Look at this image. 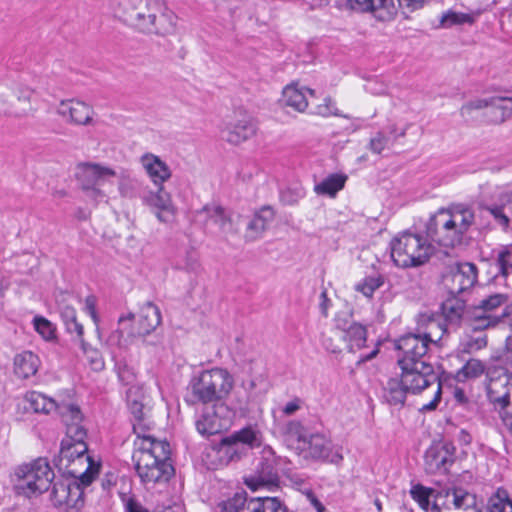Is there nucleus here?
Instances as JSON below:
<instances>
[{"mask_svg":"<svg viewBox=\"0 0 512 512\" xmlns=\"http://www.w3.org/2000/svg\"><path fill=\"white\" fill-rule=\"evenodd\" d=\"M399 366L401 368L400 377L389 379L384 388L386 400L392 405H402L407 393L418 394L426 388L435 386L433 399L424 404L420 411L435 410L441 400L442 384L434 366L429 362Z\"/></svg>","mask_w":512,"mask_h":512,"instance_id":"obj_1","label":"nucleus"},{"mask_svg":"<svg viewBox=\"0 0 512 512\" xmlns=\"http://www.w3.org/2000/svg\"><path fill=\"white\" fill-rule=\"evenodd\" d=\"M116 12L143 33L165 36L175 30L176 16L164 0H118Z\"/></svg>","mask_w":512,"mask_h":512,"instance_id":"obj_2","label":"nucleus"},{"mask_svg":"<svg viewBox=\"0 0 512 512\" xmlns=\"http://www.w3.org/2000/svg\"><path fill=\"white\" fill-rule=\"evenodd\" d=\"M170 455L171 447L166 440H157L150 435L141 437L133 460L135 471L144 485L153 487L170 480L175 473Z\"/></svg>","mask_w":512,"mask_h":512,"instance_id":"obj_3","label":"nucleus"},{"mask_svg":"<svg viewBox=\"0 0 512 512\" xmlns=\"http://www.w3.org/2000/svg\"><path fill=\"white\" fill-rule=\"evenodd\" d=\"M474 223L471 209L458 205L450 210L440 209L426 224L427 237L444 247L460 245L464 234Z\"/></svg>","mask_w":512,"mask_h":512,"instance_id":"obj_4","label":"nucleus"},{"mask_svg":"<svg viewBox=\"0 0 512 512\" xmlns=\"http://www.w3.org/2000/svg\"><path fill=\"white\" fill-rule=\"evenodd\" d=\"M233 387L234 378L228 370L218 367L203 370L190 380L186 401L193 405L211 404L215 408L225 409L223 401Z\"/></svg>","mask_w":512,"mask_h":512,"instance_id":"obj_5","label":"nucleus"},{"mask_svg":"<svg viewBox=\"0 0 512 512\" xmlns=\"http://www.w3.org/2000/svg\"><path fill=\"white\" fill-rule=\"evenodd\" d=\"M134 314L121 316L118 320L119 328L111 334L110 341H115L120 347H126L138 337H145L153 332L161 323L160 309L151 301L141 307L138 321L130 324Z\"/></svg>","mask_w":512,"mask_h":512,"instance_id":"obj_6","label":"nucleus"},{"mask_svg":"<svg viewBox=\"0 0 512 512\" xmlns=\"http://www.w3.org/2000/svg\"><path fill=\"white\" fill-rule=\"evenodd\" d=\"M390 248L394 264L401 268L421 266L433 254V247L426 239L409 231L393 238Z\"/></svg>","mask_w":512,"mask_h":512,"instance_id":"obj_7","label":"nucleus"},{"mask_svg":"<svg viewBox=\"0 0 512 512\" xmlns=\"http://www.w3.org/2000/svg\"><path fill=\"white\" fill-rule=\"evenodd\" d=\"M53 478L54 472L47 459L38 458L16 469L14 489L17 495L31 498L48 490Z\"/></svg>","mask_w":512,"mask_h":512,"instance_id":"obj_8","label":"nucleus"},{"mask_svg":"<svg viewBox=\"0 0 512 512\" xmlns=\"http://www.w3.org/2000/svg\"><path fill=\"white\" fill-rule=\"evenodd\" d=\"M86 460L90 461V457L87 456ZM97 473L98 466H94L89 462L85 472L79 476L80 483L71 479H59L55 481L50 494L53 506L62 508L68 512L72 510L78 511L84 504L81 485H90Z\"/></svg>","mask_w":512,"mask_h":512,"instance_id":"obj_9","label":"nucleus"},{"mask_svg":"<svg viewBox=\"0 0 512 512\" xmlns=\"http://www.w3.org/2000/svg\"><path fill=\"white\" fill-rule=\"evenodd\" d=\"M62 421L66 426V438L61 442L60 456L68 461L81 458L88 451L85 442L87 431L82 425L80 409L62 407Z\"/></svg>","mask_w":512,"mask_h":512,"instance_id":"obj_10","label":"nucleus"},{"mask_svg":"<svg viewBox=\"0 0 512 512\" xmlns=\"http://www.w3.org/2000/svg\"><path fill=\"white\" fill-rule=\"evenodd\" d=\"M115 176L114 169L96 162H81L75 168V178L81 190L95 203L106 198L100 186Z\"/></svg>","mask_w":512,"mask_h":512,"instance_id":"obj_11","label":"nucleus"},{"mask_svg":"<svg viewBox=\"0 0 512 512\" xmlns=\"http://www.w3.org/2000/svg\"><path fill=\"white\" fill-rule=\"evenodd\" d=\"M261 444V432L247 426L222 438L218 444V454L220 460L228 464L239 461L249 449L258 448Z\"/></svg>","mask_w":512,"mask_h":512,"instance_id":"obj_12","label":"nucleus"},{"mask_svg":"<svg viewBox=\"0 0 512 512\" xmlns=\"http://www.w3.org/2000/svg\"><path fill=\"white\" fill-rule=\"evenodd\" d=\"M507 301V295L496 293L484 298L478 305L469 307L467 316L472 328L484 330L496 326L505 316V313L498 314L497 311Z\"/></svg>","mask_w":512,"mask_h":512,"instance_id":"obj_13","label":"nucleus"},{"mask_svg":"<svg viewBox=\"0 0 512 512\" xmlns=\"http://www.w3.org/2000/svg\"><path fill=\"white\" fill-rule=\"evenodd\" d=\"M436 341L432 331H425L422 334L409 333L401 336L396 341V349L400 352L398 365H416V363H427L425 360L430 342Z\"/></svg>","mask_w":512,"mask_h":512,"instance_id":"obj_14","label":"nucleus"},{"mask_svg":"<svg viewBox=\"0 0 512 512\" xmlns=\"http://www.w3.org/2000/svg\"><path fill=\"white\" fill-rule=\"evenodd\" d=\"M299 454L307 460L340 464L343 456L339 449L334 451L330 436L324 432H311Z\"/></svg>","mask_w":512,"mask_h":512,"instance_id":"obj_15","label":"nucleus"},{"mask_svg":"<svg viewBox=\"0 0 512 512\" xmlns=\"http://www.w3.org/2000/svg\"><path fill=\"white\" fill-rule=\"evenodd\" d=\"M443 281L450 296H459L476 283L477 268L469 262L456 264L450 268Z\"/></svg>","mask_w":512,"mask_h":512,"instance_id":"obj_16","label":"nucleus"},{"mask_svg":"<svg viewBox=\"0 0 512 512\" xmlns=\"http://www.w3.org/2000/svg\"><path fill=\"white\" fill-rule=\"evenodd\" d=\"M490 108L493 121L504 122L512 115V97H490L488 99H475L464 104L460 109L462 117H471L474 110Z\"/></svg>","mask_w":512,"mask_h":512,"instance_id":"obj_17","label":"nucleus"},{"mask_svg":"<svg viewBox=\"0 0 512 512\" xmlns=\"http://www.w3.org/2000/svg\"><path fill=\"white\" fill-rule=\"evenodd\" d=\"M486 392L489 401L500 409L510 404L512 376L504 370H492L487 373Z\"/></svg>","mask_w":512,"mask_h":512,"instance_id":"obj_18","label":"nucleus"},{"mask_svg":"<svg viewBox=\"0 0 512 512\" xmlns=\"http://www.w3.org/2000/svg\"><path fill=\"white\" fill-rule=\"evenodd\" d=\"M257 126L254 119L244 111H237L234 117L222 129V138L231 144H240L256 133Z\"/></svg>","mask_w":512,"mask_h":512,"instance_id":"obj_19","label":"nucleus"},{"mask_svg":"<svg viewBox=\"0 0 512 512\" xmlns=\"http://www.w3.org/2000/svg\"><path fill=\"white\" fill-rule=\"evenodd\" d=\"M56 111L70 124L78 126L94 125L95 111L92 106L83 101L77 99L62 100Z\"/></svg>","mask_w":512,"mask_h":512,"instance_id":"obj_20","label":"nucleus"},{"mask_svg":"<svg viewBox=\"0 0 512 512\" xmlns=\"http://www.w3.org/2000/svg\"><path fill=\"white\" fill-rule=\"evenodd\" d=\"M455 448L450 443H435L425 453V470L428 474L446 472L454 462Z\"/></svg>","mask_w":512,"mask_h":512,"instance_id":"obj_21","label":"nucleus"},{"mask_svg":"<svg viewBox=\"0 0 512 512\" xmlns=\"http://www.w3.org/2000/svg\"><path fill=\"white\" fill-rule=\"evenodd\" d=\"M156 192H147L142 195V201L149 206L155 213L160 222H171L176 214V208L173 205L171 195L165 191L163 185L157 186Z\"/></svg>","mask_w":512,"mask_h":512,"instance_id":"obj_22","label":"nucleus"},{"mask_svg":"<svg viewBox=\"0 0 512 512\" xmlns=\"http://www.w3.org/2000/svg\"><path fill=\"white\" fill-rule=\"evenodd\" d=\"M347 5L356 12L370 13L379 21H390L397 13L393 0H347Z\"/></svg>","mask_w":512,"mask_h":512,"instance_id":"obj_23","label":"nucleus"},{"mask_svg":"<svg viewBox=\"0 0 512 512\" xmlns=\"http://www.w3.org/2000/svg\"><path fill=\"white\" fill-rule=\"evenodd\" d=\"M220 411H227V407L225 406V409H220L212 405L211 410L201 414L196 421V429L201 435L210 436L229 428L230 419L220 415Z\"/></svg>","mask_w":512,"mask_h":512,"instance_id":"obj_24","label":"nucleus"},{"mask_svg":"<svg viewBox=\"0 0 512 512\" xmlns=\"http://www.w3.org/2000/svg\"><path fill=\"white\" fill-rule=\"evenodd\" d=\"M140 164L155 186L163 185L171 178L169 166L161 158L152 153H145L140 157Z\"/></svg>","mask_w":512,"mask_h":512,"instance_id":"obj_25","label":"nucleus"},{"mask_svg":"<svg viewBox=\"0 0 512 512\" xmlns=\"http://www.w3.org/2000/svg\"><path fill=\"white\" fill-rule=\"evenodd\" d=\"M336 324L343 333V341L349 352H355L356 349L365 345L367 337L365 326L356 322L348 325V322L340 317L336 319Z\"/></svg>","mask_w":512,"mask_h":512,"instance_id":"obj_26","label":"nucleus"},{"mask_svg":"<svg viewBox=\"0 0 512 512\" xmlns=\"http://www.w3.org/2000/svg\"><path fill=\"white\" fill-rule=\"evenodd\" d=\"M126 401L127 406L134 416L133 429L134 432L138 434L140 437V433L138 430H143L147 427L144 423L146 418L145 404H144V394L140 387L131 385L126 392Z\"/></svg>","mask_w":512,"mask_h":512,"instance_id":"obj_27","label":"nucleus"},{"mask_svg":"<svg viewBox=\"0 0 512 512\" xmlns=\"http://www.w3.org/2000/svg\"><path fill=\"white\" fill-rule=\"evenodd\" d=\"M196 216L203 218L206 224L212 222L217 225L221 233L235 232L230 215L220 205L207 204L196 211Z\"/></svg>","mask_w":512,"mask_h":512,"instance_id":"obj_28","label":"nucleus"},{"mask_svg":"<svg viewBox=\"0 0 512 512\" xmlns=\"http://www.w3.org/2000/svg\"><path fill=\"white\" fill-rule=\"evenodd\" d=\"M311 432L301 421L296 419L289 420L280 427L283 441L289 446L296 445V449L299 451Z\"/></svg>","mask_w":512,"mask_h":512,"instance_id":"obj_29","label":"nucleus"},{"mask_svg":"<svg viewBox=\"0 0 512 512\" xmlns=\"http://www.w3.org/2000/svg\"><path fill=\"white\" fill-rule=\"evenodd\" d=\"M27 401L30 405V408L34 412L48 414L52 411H57L61 418L62 407L80 409L77 405L73 403H58L56 400L48 398L44 394L39 392H31L30 394H28Z\"/></svg>","mask_w":512,"mask_h":512,"instance_id":"obj_30","label":"nucleus"},{"mask_svg":"<svg viewBox=\"0 0 512 512\" xmlns=\"http://www.w3.org/2000/svg\"><path fill=\"white\" fill-rule=\"evenodd\" d=\"M256 388V382L254 380L249 381L246 385H242L241 389H238L233 396L231 401L232 409L240 416H247L252 408V404L255 402L256 395L254 390Z\"/></svg>","mask_w":512,"mask_h":512,"instance_id":"obj_31","label":"nucleus"},{"mask_svg":"<svg viewBox=\"0 0 512 512\" xmlns=\"http://www.w3.org/2000/svg\"><path fill=\"white\" fill-rule=\"evenodd\" d=\"M32 90L28 88H19L16 94V99L18 102L23 104V108L17 109L13 102H9L4 94L0 95V102L4 105L3 108L0 109V114H4L5 116L11 117H24L27 116L32 108H31V99Z\"/></svg>","mask_w":512,"mask_h":512,"instance_id":"obj_32","label":"nucleus"},{"mask_svg":"<svg viewBox=\"0 0 512 512\" xmlns=\"http://www.w3.org/2000/svg\"><path fill=\"white\" fill-rule=\"evenodd\" d=\"M244 483L248 488L253 491L261 487H277L279 483V476L270 464H262L261 470L255 474L245 477Z\"/></svg>","mask_w":512,"mask_h":512,"instance_id":"obj_33","label":"nucleus"},{"mask_svg":"<svg viewBox=\"0 0 512 512\" xmlns=\"http://www.w3.org/2000/svg\"><path fill=\"white\" fill-rule=\"evenodd\" d=\"M273 217L274 213L271 208H262L248 223L245 238L249 241L260 238L267 229L268 224L273 220Z\"/></svg>","mask_w":512,"mask_h":512,"instance_id":"obj_34","label":"nucleus"},{"mask_svg":"<svg viewBox=\"0 0 512 512\" xmlns=\"http://www.w3.org/2000/svg\"><path fill=\"white\" fill-rule=\"evenodd\" d=\"M39 358L31 351H24L14 358V372L23 379L34 375L39 367Z\"/></svg>","mask_w":512,"mask_h":512,"instance_id":"obj_35","label":"nucleus"},{"mask_svg":"<svg viewBox=\"0 0 512 512\" xmlns=\"http://www.w3.org/2000/svg\"><path fill=\"white\" fill-rule=\"evenodd\" d=\"M443 492L436 491L433 488L426 487L422 484H415L410 489L412 499L418 503L421 509L426 512L431 511L430 500L434 499L433 503H437L438 499L442 497Z\"/></svg>","mask_w":512,"mask_h":512,"instance_id":"obj_36","label":"nucleus"},{"mask_svg":"<svg viewBox=\"0 0 512 512\" xmlns=\"http://www.w3.org/2000/svg\"><path fill=\"white\" fill-rule=\"evenodd\" d=\"M346 181L347 176L344 174H330L321 182L315 185L314 191L318 195H327L329 197H335L336 194L344 188Z\"/></svg>","mask_w":512,"mask_h":512,"instance_id":"obj_37","label":"nucleus"},{"mask_svg":"<svg viewBox=\"0 0 512 512\" xmlns=\"http://www.w3.org/2000/svg\"><path fill=\"white\" fill-rule=\"evenodd\" d=\"M59 311L67 332L74 333L79 340L83 341V326L77 320L75 308L61 301L59 302Z\"/></svg>","mask_w":512,"mask_h":512,"instance_id":"obj_38","label":"nucleus"},{"mask_svg":"<svg viewBox=\"0 0 512 512\" xmlns=\"http://www.w3.org/2000/svg\"><path fill=\"white\" fill-rule=\"evenodd\" d=\"M248 512H287V508L277 497L252 498L247 503Z\"/></svg>","mask_w":512,"mask_h":512,"instance_id":"obj_39","label":"nucleus"},{"mask_svg":"<svg viewBox=\"0 0 512 512\" xmlns=\"http://www.w3.org/2000/svg\"><path fill=\"white\" fill-rule=\"evenodd\" d=\"M474 22V17L470 13L448 9L441 13L439 16L438 28L449 29L454 26H461L465 24L471 25Z\"/></svg>","mask_w":512,"mask_h":512,"instance_id":"obj_40","label":"nucleus"},{"mask_svg":"<svg viewBox=\"0 0 512 512\" xmlns=\"http://www.w3.org/2000/svg\"><path fill=\"white\" fill-rule=\"evenodd\" d=\"M283 102L286 106H289L298 112H304L308 106L304 90L297 88L294 84L287 85L284 88Z\"/></svg>","mask_w":512,"mask_h":512,"instance_id":"obj_41","label":"nucleus"},{"mask_svg":"<svg viewBox=\"0 0 512 512\" xmlns=\"http://www.w3.org/2000/svg\"><path fill=\"white\" fill-rule=\"evenodd\" d=\"M468 309L458 296H451L442 304L443 314L448 321L453 323L458 322L462 317L468 320Z\"/></svg>","mask_w":512,"mask_h":512,"instance_id":"obj_42","label":"nucleus"},{"mask_svg":"<svg viewBox=\"0 0 512 512\" xmlns=\"http://www.w3.org/2000/svg\"><path fill=\"white\" fill-rule=\"evenodd\" d=\"M385 283V276L379 272L365 276L354 286L355 291L361 293L366 298H372L375 291Z\"/></svg>","mask_w":512,"mask_h":512,"instance_id":"obj_43","label":"nucleus"},{"mask_svg":"<svg viewBox=\"0 0 512 512\" xmlns=\"http://www.w3.org/2000/svg\"><path fill=\"white\" fill-rule=\"evenodd\" d=\"M442 496L453 497V505L456 509H468L475 505V497L460 487H454L451 489L443 490Z\"/></svg>","mask_w":512,"mask_h":512,"instance_id":"obj_44","label":"nucleus"},{"mask_svg":"<svg viewBox=\"0 0 512 512\" xmlns=\"http://www.w3.org/2000/svg\"><path fill=\"white\" fill-rule=\"evenodd\" d=\"M489 512H512V500L507 490L498 488L488 500Z\"/></svg>","mask_w":512,"mask_h":512,"instance_id":"obj_45","label":"nucleus"},{"mask_svg":"<svg viewBox=\"0 0 512 512\" xmlns=\"http://www.w3.org/2000/svg\"><path fill=\"white\" fill-rule=\"evenodd\" d=\"M485 371V366L478 359H470L465 365L456 372L455 379L458 382H465L481 376Z\"/></svg>","mask_w":512,"mask_h":512,"instance_id":"obj_46","label":"nucleus"},{"mask_svg":"<svg viewBox=\"0 0 512 512\" xmlns=\"http://www.w3.org/2000/svg\"><path fill=\"white\" fill-rule=\"evenodd\" d=\"M322 343L327 351L340 353L345 345L342 331L336 326L335 329L323 335Z\"/></svg>","mask_w":512,"mask_h":512,"instance_id":"obj_47","label":"nucleus"},{"mask_svg":"<svg viewBox=\"0 0 512 512\" xmlns=\"http://www.w3.org/2000/svg\"><path fill=\"white\" fill-rule=\"evenodd\" d=\"M496 263L499 268V273L503 277L506 278L512 275V244L503 246L499 250Z\"/></svg>","mask_w":512,"mask_h":512,"instance_id":"obj_48","label":"nucleus"},{"mask_svg":"<svg viewBox=\"0 0 512 512\" xmlns=\"http://www.w3.org/2000/svg\"><path fill=\"white\" fill-rule=\"evenodd\" d=\"M248 503L245 492L235 493L233 497L220 504L221 512H239Z\"/></svg>","mask_w":512,"mask_h":512,"instance_id":"obj_49","label":"nucleus"},{"mask_svg":"<svg viewBox=\"0 0 512 512\" xmlns=\"http://www.w3.org/2000/svg\"><path fill=\"white\" fill-rule=\"evenodd\" d=\"M36 331L45 339L52 340L55 338V327L44 317L37 316L33 320Z\"/></svg>","mask_w":512,"mask_h":512,"instance_id":"obj_50","label":"nucleus"},{"mask_svg":"<svg viewBox=\"0 0 512 512\" xmlns=\"http://www.w3.org/2000/svg\"><path fill=\"white\" fill-rule=\"evenodd\" d=\"M507 205L502 202L501 205H486L484 206V209L487 210L498 223L504 227L508 226L509 224V217L506 215Z\"/></svg>","mask_w":512,"mask_h":512,"instance_id":"obj_51","label":"nucleus"},{"mask_svg":"<svg viewBox=\"0 0 512 512\" xmlns=\"http://www.w3.org/2000/svg\"><path fill=\"white\" fill-rule=\"evenodd\" d=\"M486 345L487 340L485 335H481L478 337H469L463 343V352L470 354L475 351L481 350L482 348L486 347Z\"/></svg>","mask_w":512,"mask_h":512,"instance_id":"obj_52","label":"nucleus"},{"mask_svg":"<svg viewBox=\"0 0 512 512\" xmlns=\"http://www.w3.org/2000/svg\"><path fill=\"white\" fill-rule=\"evenodd\" d=\"M388 144V137H386L382 132L376 133L374 137H372L369 141V149L375 153L380 154Z\"/></svg>","mask_w":512,"mask_h":512,"instance_id":"obj_53","label":"nucleus"},{"mask_svg":"<svg viewBox=\"0 0 512 512\" xmlns=\"http://www.w3.org/2000/svg\"><path fill=\"white\" fill-rule=\"evenodd\" d=\"M117 374L119 380L125 385H130L135 380L133 370L126 363L117 364Z\"/></svg>","mask_w":512,"mask_h":512,"instance_id":"obj_54","label":"nucleus"},{"mask_svg":"<svg viewBox=\"0 0 512 512\" xmlns=\"http://www.w3.org/2000/svg\"><path fill=\"white\" fill-rule=\"evenodd\" d=\"M136 181L129 177L122 178L119 181V192L123 197L132 198L135 196Z\"/></svg>","mask_w":512,"mask_h":512,"instance_id":"obj_55","label":"nucleus"},{"mask_svg":"<svg viewBox=\"0 0 512 512\" xmlns=\"http://www.w3.org/2000/svg\"><path fill=\"white\" fill-rule=\"evenodd\" d=\"M427 331H432L433 335H434V339L436 340V341L430 342V344H437V342L441 340L442 336L446 332V328H445L444 324L430 318Z\"/></svg>","mask_w":512,"mask_h":512,"instance_id":"obj_56","label":"nucleus"},{"mask_svg":"<svg viewBox=\"0 0 512 512\" xmlns=\"http://www.w3.org/2000/svg\"><path fill=\"white\" fill-rule=\"evenodd\" d=\"M303 401L300 398H294L292 401L288 402L283 408L282 413L285 416H292L298 410L301 409Z\"/></svg>","mask_w":512,"mask_h":512,"instance_id":"obj_57","label":"nucleus"},{"mask_svg":"<svg viewBox=\"0 0 512 512\" xmlns=\"http://www.w3.org/2000/svg\"><path fill=\"white\" fill-rule=\"evenodd\" d=\"M126 512H149L145 507H143L137 500L134 498H129L125 504Z\"/></svg>","mask_w":512,"mask_h":512,"instance_id":"obj_58","label":"nucleus"},{"mask_svg":"<svg viewBox=\"0 0 512 512\" xmlns=\"http://www.w3.org/2000/svg\"><path fill=\"white\" fill-rule=\"evenodd\" d=\"M85 309L87 313L91 316L93 321L96 323L98 320L96 313V302L94 297H87L85 300Z\"/></svg>","mask_w":512,"mask_h":512,"instance_id":"obj_59","label":"nucleus"},{"mask_svg":"<svg viewBox=\"0 0 512 512\" xmlns=\"http://www.w3.org/2000/svg\"><path fill=\"white\" fill-rule=\"evenodd\" d=\"M307 499L317 512H324L325 507L312 491L306 493Z\"/></svg>","mask_w":512,"mask_h":512,"instance_id":"obj_60","label":"nucleus"},{"mask_svg":"<svg viewBox=\"0 0 512 512\" xmlns=\"http://www.w3.org/2000/svg\"><path fill=\"white\" fill-rule=\"evenodd\" d=\"M400 5L410 9L416 10L420 8L425 0H398Z\"/></svg>","mask_w":512,"mask_h":512,"instance_id":"obj_61","label":"nucleus"},{"mask_svg":"<svg viewBox=\"0 0 512 512\" xmlns=\"http://www.w3.org/2000/svg\"><path fill=\"white\" fill-rule=\"evenodd\" d=\"M331 103H332L331 99L330 98H326L325 99V104L318 106L317 113L322 115V116H328V115L334 114V112L332 111V109L330 107Z\"/></svg>","mask_w":512,"mask_h":512,"instance_id":"obj_62","label":"nucleus"},{"mask_svg":"<svg viewBox=\"0 0 512 512\" xmlns=\"http://www.w3.org/2000/svg\"><path fill=\"white\" fill-rule=\"evenodd\" d=\"M501 419L505 427L510 431L512 434V412H503L500 414Z\"/></svg>","mask_w":512,"mask_h":512,"instance_id":"obj_63","label":"nucleus"},{"mask_svg":"<svg viewBox=\"0 0 512 512\" xmlns=\"http://www.w3.org/2000/svg\"><path fill=\"white\" fill-rule=\"evenodd\" d=\"M95 355V357H91L90 364L94 370H102L104 368V362L97 352H95Z\"/></svg>","mask_w":512,"mask_h":512,"instance_id":"obj_64","label":"nucleus"}]
</instances>
